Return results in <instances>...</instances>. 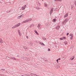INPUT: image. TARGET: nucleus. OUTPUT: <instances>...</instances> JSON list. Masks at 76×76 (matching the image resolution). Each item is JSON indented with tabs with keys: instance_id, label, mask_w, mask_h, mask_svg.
Returning <instances> with one entry per match:
<instances>
[{
	"instance_id": "412c9836",
	"label": "nucleus",
	"mask_w": 76,
	"mask_h": 76,
	"mask_svg": "<svg viewBox=\"0 0 76 76\" xmlns=\"http://www.w3.org/2000/svg\"><path fill=\"white\" fill-rule=\"evenodd\" d=\"M42 39H44L45 40H46V38H45L44 37H42Z\"/></svg>"
},
{
	"instance_id": "bb28decb",
	"label": "nucleus",
	"mask_w": 76,
	"mask_h": 76,
	"mask_svg": "<svg viewBox=\"0 0 76 76\" xmlns=\"http://www.w3.org/2000/svg\"><path fill=\"white\" fill-rule=\"evenodd\" d=\"M12 59H13V60H16V58L15 57H13Z\"/></svg>"
},
{
	"instance_id": "a18cd8bd",
	"label": "nucleus",
	"mask_w": 76,
	"mask_h": 76,
	"mask_svg": "<svg viewBox=\"0 0 76 76\" xmlns=\"http://www.w3.org/2000/svg\"><path fill=\"white\" fill-rule=\"evenodd\" d=\"M72 8H73V7H72Z\"/></svg>"
},
{
	"instance_id": "49530a36",
	"label": "nucleus",
	"mask_w": 76,
	"mask_h": 76,
	"mask_svg": "<svg viewBox=\"0 0 76 76\" xmlns=\"http://www.w3.org/2000/svg\"><path fill=\"white\" fill-rule=\"evenodd\" d=\"M72 8H73V7H72Z\"/></svg>"
},
{
	"instance_id": "f3484780",
	"label": "nucleus",
	"mask_w": 76,
	"mask_h": 76,
	"mask_svg": "<svg viewBox=\"0 0 76 76\" xmlns=\"http://www.w3.org/2000/svg\"><path fill=\"white\" fill-rule=\"evenodd\" d=\"M24 60H28V58L26 57L24 58Z\"/></svg>"
},
{
	"instance_id": "9d476101",
	"label": "nucleus",
	"mask_w": 76,
	"mask_h": 76,
	"mask_svg": "<svg viewBox=\"0 0 76 76\" xmlns=\"http://www.w3.org/2000/svg\"><path fill=\"white\" fill-rule=\"evenodd\" d=\"M67 21H68V18H67L66 19H65L64 20V22H65L66 23Z\"/></svg>"
},
{
	"instance_id": "c9c22d12",
	"label": "nucleus",
	"mask_w": 76,
	"mask_h": 76,
	"mask_svg": "<svg viewBox=\"0 0 76 76\" xmlns=\"http://www.w3.org/2000/svg\"><path fill=\"white\" fill-rule=\"evenodd\" d=\"M5 70L4 69H1V70Z\"/></svg>"
},
{
	"instance_id": "a878e982",
	"label": "nucleus",
	"mask_w": 76,
	"mask_h": 76,
	"mask_svg": "<svg viewBox=\"0 0 76 76\" xmlns=\"http://www.w3.org/2000/svg\"><path fill=\"white\" fill-rule=\"evenodd\" d=\"M36 34H37V35H39V34H38V33L37 32L36 33Z\"/></svg>"
},
{
	"instance_id": "4c0bfd02",
	"label": "nucleus",
	"mask_w": 76,
	"mask_h": 76,
	"mask_svg": "<svg viewBox=\"0 0 76 76\" xmlns=\"http://www.w3.org/2000/svg\"><path fill=\"white\" fill-rule=\"evenodd\" d=\"M64 22H64V20L63 21V22L62 23H64Z\"/></svg>"
},
{
	"instance_id": "20e7f679",
	"label": "nucleus",
	"mask_w": 76,
	"mask_h": 76,
	"mask_svg": "<svg viewBox=\"0 0 76 76\" xmlns=\"http://www.w3.org/2000/svg\"><path fill=\"white\" fill-rule=\"evenodd\" d=\"M19 34V35L20 37H21V33H20V30H18V31Z\"/></svg>"
},
{
	"instance_id": "6e6552de",
	"label": "nucleus",
	"mask_w": 76,
	"mask_h": 76,
	"mask_svg": "<svg viewBox=\"0 0 76 76\" xmlns=\"http://www.w3.org/2000/svg\"><path fill=\"white\" fill-rule=\"evenodd\" d=\"M74 58H75V56H73L72 58H70V59L71 60H73V59H74Z\"/></svg>"
},
{
	"instance_id": "2eb2a0df",
	"label": "nucleus",
	"mask_w": 76,
	"mask_h": 76,
	"mask_svg": "<svg viewBox=\"0 0 76 76\" xmlns=\"http://www.w3.org/2000/svg\"><path fill=\"white\" fill-rule=\"evenodd\" d=\"M0 42H1V43H3V40H2V39H1L0 40Z\"/></svg>"
},
{
	"instance_id": "473e14b6",
	"label": "nucleus",
	"mask_w": 76,
	"mask_h": 76,
	"mask_svg": "<svg viewBox=\"0 0 76 76\" xmlns=\"http://www.w3.org/2000/svg\"><path fill=\"white\" fill-rule=\"evenodd\" d=\"M48 51H50V48H49L48 49Z\"/></svg>"
},
{
	"instance_id": "9b49d317",
	"label": "nucleus",
	"mask_w": 76,
	"mask_h": 76,
	"mask_svg": "<svg viewBox=\"0 0 76 76\" xmlns=\"http://www.w3.org/2000/svg\"><path fill=\"white\" fill-rule=\"evenodd\" d=\"M28 20V22H30L31 20H32V19L31 18H29L27 20Z\"/></svg>"
},
{
	"instance_id": "39448f33",
	"label": "nucleus",
	"mask_w": 76,
	"mask_h": 76,
	"mask_svg": "<svg viewBox=\"0 0 76 76\" xmlns=\"http://www.w3.org/2000/svg\"><path fill=\"white\" fill-rule=\"evenodd\" d=\"M23 15H21L20 16H19L18 18V19H20L21 18H23Z\"/></svg>"
},
{
	"instance_id": "393cba45",
	"label": "nucleus",
	"mask_w": 76,
	"mask_h": 76,
	"mask_svg": "<svg viewBox=\"0 0 76 76\" xmlns=\"http://www.w3.org/2000/svg\"><path fill=\"white\" fill-rule=\"evenodd\" d=\"M26 5H25L24 6V7L25 8H26Z\"/></svg>"
},
{
	"instance_id": "4468645a",
	"label": "nucleus",
	"mask_w": 76,
	"mask_h": 76,
	"mask_svg": "<svg viewBox=\"0 0 76 76\" xmlns=\"http://www.w3.org/2000/svg\"><path fill=\"white\" fill-rule=\"evenodd\" d=\"M40 44H41V45H43V46L45 45H44V43H43L40 42Z\"/></svg>"
},
{
	"instance_id": "ddd939ff",
	"label": "nucleus",
	"mask_w": 76,
	"mask_h": 76,
	"mask_svg": "<svg viewBox=\"0 0 76 76\" xmlns=\"http://www.w3.org/2000/svg\"><path fill=\"white\" fill-rule=\"evenodd\" d=\"M60 28V26H58L56 27V29H58Z\"/></svg>"
},
{
	"instance_id": "f8f14e48",
	"label": "nucleus",
	"mask_w": 76,
	"mask_h": 76,
	"mask_svg": "<svg viewBox=\"0 0 76 76\" xmlns=\"http://www.w3.org/2000/svg\"><path fill=\"white\" fill-rule=\"evenodd\" d=\"M31 76H35V75H35L34 74L31 73Z\"/></svg>"
},
{
	"instance_id": "e433bc0d",
	"label": "nucleus",
	"mask_w": 76,
	"mask_h": 76,
	"mask_svg": "<svg viewBox=\"0 0 76 76\" xmlns=\"http://www.w3.org/2000/svg\"><path fill=\"white\" fill-rule=\"evenodd\" d=\"M61 40H63V38H60Z\"/></svg>"
},
{
	"instance_id": "7ed1b4c3",
	"label": "nucleus",
	"mask_w": 76,
	"mask_h": 76,
	"mask_svg": "<svg viewBox=\"0 0 76 76\" xmlns=\"http://www.w3.org/2000/svg\"><path fill=\"white\" fill-rule=\"evenodd\" d=\"M70 37H71L72 38H71V39H73L72 37H73V34H70L69 35Z\"/></svg>"
},
{
	"instance_id": "b1692460",
	"label": "nucleus",
	"mask_w": 76,
	"mask_h": 76,
	"mask_svg": "<svg viewBox=\"0 0 76 76\" xmlns=\"http://www.w3.org/2000/svg\"><path fill=\"white\" fill-rule=\"evenodd\" d=\"M23 48L24 49H26V48H27L26 47V46L23 47Z\"/></svg>"
},
{
	"instance_id": "dca6fc26",
	"label": "nucleus",
	"mask_w": 76,
	"mask_h": 76,
	"mask_svg": "<svg viewBox=\"0 0 76 76\" xmlns=\"http://www.w3.org/2000/svg\"><path fill=\"white\" fill-rule=\"evenodd\" d=\"M64 43L65 44H67V42H66V41H65L64 42Z\"/></svg>"
},
{
	"instance_id": "f704fd0d",
	"label": "nucleus",
	"mask_w": 76,
	"mask_h": 76,
	"mask_svg": "<svg viewBox=\"0 0 76 76\" xmlns=\"http://www.w3.org/2000/svg\"><path fill=\"white\" fill-rule=\"evenodd\" d=\"M34 32L36 33V32H37V31L36 30H34Z\"/></svg>"
},
{
	"instance_id": "f257e3e1",
	"label": "nucleus",
	"mask_w": 76,
	"mask_h": 76,
	"mask_svg": "<svg viewBox=\"0 0 76 76\" xmlns=\"http://www.w3.org/2000/svg\"><path fill=\"white\" fill-rule=\"evenodd\" d=\"M53 8H52L51 10V11L50 12V15H51V14H52V13H53Z\"/></svg>"
},
{
	"instance_id": "de8ad7c7",
	"label": "nucleus",
	"mask_w": 76,
	"mask_h": 76,
	"mask_svg": "<svg viewBox=\"0 0 76 76\" xmlns=\"http://www.w3.org/2000/svg\"><path fill=\"white\" fill-rule=\"evenodd\" d=\"M18 56H19V55H18Z\"/></svg>"
},
{
	"instance_id": "79ce46f5",
	"label": "nucleus",
	"mask_w": 76,
	"mask_h": 76,
	"mask_svg": "<svg viewBox=\"0 0 76 76\" xmlns=\"http://www.w3.org/2000/svg\"><path fill=\"white\" fill-rule=\"evenodd\" d=\"M58 59L59 60H60V58H59V59Z\"/></svg>"
},
{
	"instance_id": "72a5a7b5",
	"label": "nucleus",
	"mask_w": 76,
	"mask_h": 76,
	"mask_svg": "<svg viewBox=\"0 0 76 76\" xmlns=\"http://www.w3.org/2000/svg\"><path fill=\"white\" fill-rule=\"evenodd\" d=\"M10 11H7V13H10Z\"/></svg>"
},
{
	"instance_id": "0eeeda50",
	"label": "nucleus",
	"mask_w": 76,
	"mask_h": 76,
	"mask_svg": "<svg viewBox=\"0 0 76 76\" xmlns=\"http://www.w3.org/2000/svg\"><path fill=\"white\" fill-rule=\"evenodd\" d=\"M20 23H18L17 24L15 25L16 27H18V26H20Z\"/></svg>"
},
{
	"instance_id": "58836bf2",
	"label": "nucleus",
	"mask_w": 76,
	"mask_h": 76,
	"mask_svg": "<svg viewBox=\"0 0 76 76\" xmlns=\"http://www.w3.org/2000/svg\"><path fill=\"white\" fill-rule=\"evenodd\" d=\"M26 76H30L29 75H28L27 74H26Z\"/></svg>"
},
{
	"instance_id": "cd10ccee",
	"label": "nucleus",
	"mask_w": 76,
	"mask_h": 76,
	"mask_svg": "<svg viewBox=\"0 0 76 76\" xmlns=\"http://www.w3.org/2000/svg\"><path fill=\"white\" fill-rule=\"evenodd\" d=\"M23 23H26V22L25 21H23Z\"/></svg>"
},
{
	"instance_id": "a211bd4d",
	"label": "nucleus",
	"mask_w": 76,
	"mask_h": 76,
	"mask_svg": "<svg viewBox=\"0 0 76 76\" xmlns=\"http://www.w3.org/2000/svg\"><path fill=\"white\" fill-rule=\"evenodd\" d=\"M16 26H13L12 27V29H14V28H16Z\"/></svg>"
},
{
	"instance_id": "1a4fd4ad",
	"label": "nucleus",
	"mask_w": 76,
	"mask_h": 76,
	"mask_svg": "<svg viewBox=\"0 0 76 76\" xmlns=\"http://www.w3.org/2000/svg\"><path fill=\"white\" fill-rule=\"evenodd\" d=\"M32 26H34V24H31L30 26H29V28H32Z\"/></svg>"
},
{
	"instance_id": "aec40b11",
	"label": "nucleus",
	"mask_w": 76,
	"mask_h": 76,
	"mask_svg": "<svg viewBox=\"0 0 76 76\" xmlns=\"http://www.w3.org/2000/svg\"><path fill=\"white\" fill-rule=\"evenodd\" d=\"M28 44H29V45H32V43L29 42V43H28Z\"/></svg>"
},
{
	"instance_id": "a19ab883",
	"label": "nucleus",
	"mask_w": 76,
	"mask_h": 76,
	"mask_svg": "<svg viewBox=\"0 0 76 76\" xmlns=\"http://www.w3.org/2000/svg\"><path fill=\"white\" fill-rule=\"evenodd\" d=\"M37 9H39V8H37Z\"/></svg>"
},
{
	"instance_id": "423d86ee",
	"label": "nucleus",
	"mask_w": 76,
	"mask_h": 76,
	"mask_svg": "<svg viewBox=\"0 0 76 76\" xmlns=\"http://www.w3.org/2000/svg\"><path fill=\"white\" fill-rule=\"evenodd\" d=\"M68 16V13H66L65 15H64V18H66V17H67Z\"/></svg>"
},
{
	"instance_id": "37998d69",
	"label": "nucleus",
	"mask_w": 76,
	"mask_h": 76,
	"mask_svg": "<svg viewBox=\"0 0 76 76\" xmlns=\"http://www.w3.org/2000/svg\"><path fill=\"white\" fill-rule=\"evenodd\" d=\"M11 58H12V59H13V57Z\"/></svg>"
},
{
	"instance_id": "c85d7f7f",
	"label": "nucleus",
	"mask_w": 76,
	"mask_h": 76,
	"mask_svg": "<svg viewBox=\"0 0 76 76\" xmlns=\"http://www.w3.org/2000/svg\"><path fill=\"white\" fill-rule=\"evenodd\" d=\"M62 39H66V37H63Z\"/></svg>"
},
{
	"instance_id": "6ab92c4d",
	"label": "nucleus",
	"mask_w": 76,
	"mask_h": 76,
	"mask_svg": "<svg viewBox=\"0 0 76 76\" xmlns=\"http://www.w3.org/2000/svg\"><path fill=\"white\" fill-rule=\"evenodd\" d=\"M62 0H55L56 1H61Z\"/></svg>"
},
{
	"instance_id": "c756f323",
	"label": "nucleus",
	"mask_w": 76,
	"mask_h": 76,
	"mask_svg": "<svg viewBox=\"0 0 76 76\" xmlns=\"http://www.w3.org/2000/svg\"><path fill=\"white\" fill-rule=\"evenodd\" d=\"M56 61L57 62V63H58V59Z\"/></svg>"
},
{
	"instance_id": "f03ea898",
	"label": "nucleus",
	"mask_w": 76,
	"mask_h": 76,
	"mask_svg": "<svg viewBox=\"0 0 76 76\" xmlns=\"http://www.w3.org/2000/svg\"><path fill=\"white\" fill-rule=\"evenodd\" d=\"M41 24H39L38 26H37V27L38 28V29H41Z\"/></svg>"
},
{
	"instance_id": "ea45409f",
	"label": "nucleus",
	"mask_w": 76,
	"mask_h": 76,
	"mask_svg": "<svg viewBox=\"0 0 76 76\" xmlns=\"http://www.w3.org/2000/svg\"><path fill=\"white\" fill-rule=\"evenodd\" d=\"M45 7H46V6H47V4H45Z\"/></svg>"
},
{
	"instance_id": "2f4dec72",
	"label": "nucleus",
	"mask_w": 76,
	"mask_h": 76,
	"mask_svg": "<svg viewBox=\"0 0 76 76\" xmlns=\"http://www.w3.org/2000/svg\"><path fill=\"white\" fill-rule=\"evenodd\" d=\"M69 33H68L66 34L67 35H69Z\"/></svg>"
},
{
	"instance_id": "5701e85b",
	"label": "nucleus",
	"mask_w": 76,
	"mask_h": 76,
	"mask_svg": "<svg viewBox=\"0 0 76 76\" xmlns=\"http://www.w3.org/2000/svg\"><path fill=\"white\" fill-rule=\"evenodd\" d=\"M25 21H26V22H28V20H25Z\"/></svg>"
},
{
	"instance_id": "7c9ffc66",
	"label": "nucleus",
	"mask_w": 76,
	"mask_h": 76,
	"mask_svg": "<svg viewBox=\"0 0 76 76\" xmlns=\"http://www.w3.org/2000/svg\"><path fill=\"white\" fill-rule=\"evenodd\" d=\"M53 21H54V22H56V19H54L53 20Z\"/></svg>"
},
{
	"instance_id": "c03bdc74",
	"label": "nucleus",
	"mask_w": 76,
	"mask_h": 76,
	"mask_svg": "<svg viewBox=\"0 0 76 76\" xmlns=\"http://www.w3.org/2000/svg\"><path fill=\"white\" fill-rule=\"evenodd\" d=\"M1 3V2L0 1V3Z\"/></svg>"
},
{
	"instance_id": "4be33fe9",
	"label": "nucleus",
	"mask_w": 76,
	"mask_h": 76,
	"mask_svg": "<svg viewBox=\"0 0 76 76\" xmlns=\"http://www.w3.org/2000/svg\"><path fill=\"white\" fill-rule=\"evenodd\" d=\"M22 10H25V8L24 7H22Z\"/></svg>"
}]
</instances>
